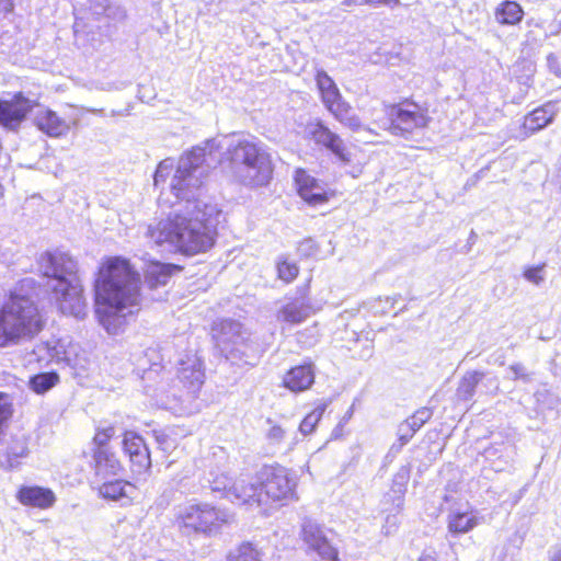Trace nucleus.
Masks as SVG:
<instances>
[{
    "label": "nucleus",
    "instance_id": "obj_1",
    "mask_svg": "<svg viewBox=\"0 0 561 561\" xmlns=\"http://www.w3.org/2000/svg\"><path fill=\"white\" fill-rule=\"evenodd\" d=\"M219 148L218 140L211 138L180 158L170 184L178 198L176 209L167 219L149 226L146 233L154 244H168L186 255L214 247L222 213L217 205L201 199L199 192L209 169L219 161Z\"/></svg>",
    "mask_w": 561,
    "mask_h": 561
},
{
    "label": "nucleus",
    "instance_id": "obj_2",
    "mask_svg": "<svg viewBox=\"0 0 561 561\" xmlns=\"http://www.w3.org/2000/svg\"><path fill=\"white\" fill-rule=\"evenodd\" d=\"M139 274L122 259L108 260L95 280V313L101 325L116 334L134 314L140 299Z\"/></svg>",
    "mask_w": 561,
    "mask_h": 561
},
{
    "label": "nucleus",
    "instance_id": "obj_3",
    "mask_svg": "<svg viewBox=\"0 0 561 561\" xmlns=\"http://www.w3.org/2000/svg\"><path fill=\"white\" fill-rule=\"evenodd\" d=\"M39 271L46 278L44 286L51 293L64 314L83 319L87 302L78 277L77 261L64 251H47L38 260Z\"/></svg>",
    "mask_w": 561,
    "mask_h": 561
},
{
    "label": "nucleus",
    "instance_id": "obj_4",
    "mask_svg": "<svg viewBox=\"0 0 561 561\" xmlns=\"http://www.w3.org/2000/svg\"><path fill=\"white\" fill-rule=\"evenodd\" d=\"M32 279H23L20 288L10 293L0 308V347H9L31 340L43 329V320L35 302L22 290Z\"/></svg>",
    "mask_w": 561,
    "mask_h": 561
},
{
    "label": "nucleus",
    "instance_id": "obj_5",
    "mask_svg": "<svg viewBox=\"0 0 561 561\" xmlns=\"http://www.w3.org/2000/svg\"><path fill=\"white\" fill-rule=\"evenodd\" d=\"M205 374L201 358L193 353L183 355L178 363L176 385L160 383L152 397L158 407L178 415L192 414L198 410L197 394L204 383Z\"/></svg>",
    "mask_w": 561,
    "mask_h": 561
},
{
    "label": "nucleus",
    "instance_id": "obj_6",
    "mask_svg": "<svg viewBox=\"0 0 561 561\" xmlns=\"http://www.w3.org/2000/svg\"><path fill=\"white\" fill-rule=\"evenodd\" d=\"M226 157L231 176L250 186H266L273 176L270 152L254 138L232 139L227 146Z\"/></svg>",
    "mask_w": 561,
    "mask_h": 561
},
{
    "label": "nucleus",
    "instance_id": "obj_7",
    "mask_svg": "<svg viewBox=\"0 0 561 561\" xmlns=\"http://www.w3.org/2000/svg\"><path fill=\"white\" fill-rule=\"evenodd\" d=\"M221 354L234 365H255L259 346L250 332L232 319H224L213 328Z\"/></svg>",
    "mask_w": 561,
    "mask_h": 561
},
{
    "label": "nucleus",
    "instance_id": "obj_8",
    "mask_svg": "<svg viewBox=\"0 0 561 561\" xmlns=\"http://www.w3.org/2000/svg\"><path fill=\"white\" fill-rule=\"evenodd\" d=\"M180 512L178 519L181 527L208 536L218 534L224 525L233 520V515L228 511L217 508L208 503L192 504Z\"/></svg>",
    "mask_w": 561,
    "mask_h": 561
},
{
    "label": "nucleus",
    "instance_id": "obj_9",
    "mask_svg": "<svg viewBox=\"0 0 561 561\" xmlns=\"http://www.w3.org/2000/svg\"><path fill=\"white\" fill-rule=\"evenodd\" d=\"M253 483L257 486L260 501L251 500L250 503L262 504L267 500L280 502L295 497L296 480L284 467H263Z\"/></svg>",
    "mask_w": 561,
    "mask_h": 561
},
{
    "label": "nucleus",
    "instance_id": "obj_10",
    "mask_svg": "<svg viewBox=\"0 0 561 561\" xmlns=\"http://www.w3.org/2000/svg\"><path fill=\"white\" fill-rule=\"evenodd\" d=\"M204 488L220 499H227L231 502L238 501L242 504L250 503L251 500L260 501L257 497V486L254 483H248L244 479H232L222 470H210L205 477Z\"/></svg>",
    "mask_w": 561,
    "mask_h": 561
},
{
    "label": "nucleus",
    "instance_id": "obj_11",
    "mask_svg": "<svg viewBox=\"0 0 561 561\" xmlns=\"http://www.w3.org/2000/svg\"><path fill=\"white\" fill-rule=\"evenodd\" d=\"M387 115L391 134L404 138H408L413 130L426 127L428 123V117L415 103L391 105Z\"/></svg>",
    "mask_w": 561,
    "mask_h": 561
},
{
    "label": "nucleus",
    "instance_id": "obj_12",
    "mask_svg": "<svg viewBox=\"0 0 561 561\" xmlns=\"http://www.w3.org/2000/svg\"><path fill=\"white\" fill-rule=\"evenodd\" d=\"M35 105L36 102L24 96L22 92L14 93L9 99L0 98V125L16 131Z\"/></svg>",
    "mask_w": 561,
    "mask_h": 561
},
{
    "label": "nucleus",
    "instance_id": "obj_13",
    "mask_svg": "<svg viewBox=\"0 0 561 561\" xmlns=\"http://www.w3.org/2000/svg\"><path fill=\"white\" fill-rule=\"evenodd\" d=\"M302 538L306 545L316 551L322 559L337 561L339 552L327 538L322 527L311 519L302 523Z\"/></svg>",
    "mask_w": 561,
    "mask_h": 561
},
{
    "label": "nucleus",
    "instance_id": "obj_14",
    "mask_svg": "<svg viewBox=\"0 0 561 561\" xmlns=\"http://www.w3.org/2000/svg\"><path fill=\"white\" fill-rule=\"evenodd\" d=\"M309 134L316 144L328 148L340 161L344 163L351 162V153L346 149L342 138L337 134L331 131L322 123L319 122L310 126Z\"/></svg>",
    "mask_w": 561,
    "mask_h": 561
},
{
    "label": "nucleus",
    "instance_id": "obj_15",
    "mask_svg": "<svg viewBox=\"0 0 561 561\" xmlns=\"http://www.w3.org/2000/svg\"><path fill=\"white\" fill-rule=\"evenodd\" d=\"M295 181L300 197L308 204L319 205L328 201V196L323 187L306 171L297 170Z\"/></svg>",
    "mask_w": 561,
    "mask_h": 561
},
{
    "label": "nucleus",
    "instance_id": "obj_16",
    "mask_svg": "<svg viewBox=\"0 0 561 561\" xmlns=\"http://www.w3.org/2000/svg\"><path fill=\"white\" fill-rule=\"evenodd\" d=\"M314 382V367L312 363L293 367L286 373L283 383L293 392L309 389Z\"/></svg>",
    "mask_w": 561,
    "mask_h": 561
},
{
    "label": "nucleus",
    "instance_id": "obj_17",
    "mask_svg": "<svg viewBox=\"0 0 561 561\" xmlns=\"http://www.w3.org/2000/svg\"><path fill=\"white\" fill-rule=\"evenodd\" d=\"M99 494L103 499L127 504L135 497L136 486L124 480H113L100 485Z\"/></svg>",
    "mask_w": 561,
    "mask_h": 561
},
{
    "label": "nucleus",
    "instance_id": "obj_18",
    "mask_svg": "<svg viewBox=\"0 0 561 561\" xmlns=\"http://www.w3.org/2000/svg\"><path fill=\"white\" fill-rule=\"evenodd\" d=\"M18 499L23 505L38 508H48L56 501L51 490L41 486H23L18 493Z\"/></svg>",
    "mask_w": 561,
    "mask_h": 561
},
{
    "label": "nucleus",
    "instance_id": "obj_19",
    "mask_svg": "<svg viewBox=\"0 0 561 561\" xmlns=\"http://www.w3.org/2000/svg\"><path fill=\"white\" fill-rule=\"evenodd\" d=\"M34 122L39 130L50 137L66 135L69 130V125L51 110L38 111L35 115Z\"/></svg>",
    "mask_w": 561,
    "mask_h": 561
},
{
    "label": "nucleus",
    "instance_id": "obj_20",
    "mask_svg": "<svg viewBox=\"0 0 561 561\" xmlns=\"http://www.w3.org/2000/svg\"><path fill=\"white\" fill-rule=\"evenodd\" d=\"M93 462L95 474L102 479L117 476L123 469L116 455L111 449H94Z\"/></svg>",
    "mask_w": 561,
    "mask_h": 561
},
{
    "label": "nucleus",
    "instance_id": "obj_21",
    "mask_svg": "<svg viewBox=\"0 0 561 561\" xmlns=\"http://www.w3.org/2000/svg\"><path fill=\"white\" fill-rule=\"evenodd\" d=\"M479 524V518L473 512H449L447 517L448 531L453 535L467 534Z\"/></svg>",
    "mask_w": 561,
    "mask_h": 561
},
{
    "label": "nucleus",
    "instance_id": "obj_22",
    "mask_svg": "<svg viewBox=\"0 0 561 561\" xmlns=\"http://www.w3.org/2000/svg\"><path fill=\"white\" fill-rule=\"evenodd\" d=\"M175 270H179L175 265L153 262L145 272V282L151 289L164 286L168 284L172 272Z\"/></svg>",
    "mask_w": 561,
    "mask_h": 561
},
{
    "label": "nucleus",
    "instance_id": "obj_23",
    "mask_svg": "<svg viewBox=\"0 0 561 561\" xmlns=\"http://www.w3.org/2000/svg\"><path fill=\"white\" fill-rule=\"evenodd\" d=\"M556 115L554 105L548 103L542 107L534 110L525 117L524 126L535 133L550 124Z\"/></svg>",
    "mask_w": 561,
    "mask_h": 561
},
{
    "label": "nucleus",
    "instance_id": "obj_24",
    "mask_svg": "<svg viewBox=\"0 0 561 561\" xmlns=\"http://www.w3.org/2000/svg\"><path fill=\"white\" fill-rule=\"evenodd\" d=\"M309 307L300 300L284 305L277 312V319L291 324L305 321L309 317Z\"/></svg>",
    "mask_w": 561,
    "mask_h": 561
},
{
    "label": "nucleus",
    "instance_id": "obj_25",
    "mask_svg": "<svg viewBox=\"0 0 561 561\" xmlns=\"http://www.w3.org/2000/svg\"><path fill=\"white\" fill-rule=\"evenodd\" d=\"M524 11L512 0H505L495 10V20L503 25H515L522 21Z\"/></svg>",
    "mask_w": 561,
    "mask_h": 561
},
{
    "label": "nucleus",
    "instance_id": "obj_26",
    "mask_svg": "<svg viewBox=\"0 0 561 561\" xmlns=\"http://www.w3.org/2000/svg\"><path fill=\"white\" fill-rule=\"evenodd\" d=\"M484 377L485 374L483 371L473 370L466 373L459 381L458 388L456 390V397L458 400H471L476 393L477 386L482 381Z\"/></svg>",
    "mask_w": 561,
    "mask_h": 561
},
{
    "label": "nucleus",
    "instance_id": "obj_27",
    "mask_svg": "<svg viewBox=\"0 0 561 561\" xmlns=\"http://www.w3.org/2000/svg\"><path fill=\"white\" fill-rule=\"evenodd\" d=\"M226 561H261V553L253 543L242 542L228 551Z\"/></svg>",
    "mask_w": 561,
    "mask_h": 561
},
{
    "label": "nucleus",
    "instance_id": "obj_28",
    "mask_svg": "<svg viewBox=\"0 0 561 561\" xmlns=\"http://www.w3.org/2000/svg\"><path fill=\"white\" fill-rule=\"evenodd\" d=\"M94 13L104 14L111 21L122 22L126 19V10L119 5L110 3L107 0H94Z\"/></svg>",
    "mask_w": 561,
    "mask_h": 561
},
{
    "label": "nucleus",
    "instance_id": "obj_29",
    "mask_svg": "<svg viewBox=\"0 0 561 561\" xmlns=\"http://www.w3.org/2000/svg\"><path fill=\"white\" fill-rule=\"evenodd\" d=\"M59 381V376L54 371L41 373L30 379L31 389L38 393H45Z\"/></svg>",
    "mask_w": 561,
    "mask_h": 561
},
{
    "label": "nucleus",
    "instance_id": "obj_30",
    "mask_svg": "<svg viewBox=\"0 0 561 561\" xmlns=\"http://www.w3.org/2000/svg\"><path fill=\"white\" fill-rule=\"evenodd\" d=\"M332 114L340 123L353 131H357L362 128L359 117L353 113L352 107L347 103L337 107Z\"/></svg>",
    "mask_w": 561,
    "mask_h": 561
},
{
    "label": "nucleus",
    "instance_id": "obj_31",
    "mask_svg": "<svg viewBox=\"0 0 561 561\" xmlns=\"http://www.w3.org/2000/svg\"><path fill=\"white\" fill-rule=\"evenodd\" d=\"M325 409L327 403H319L309 414L305 416L299 425V431L301 434L309 435L314 431L317 424L325 412Z\"/></svg>",
    "mask_w": 561,
    "mask_h": 561
},
{
    "label": "nucleus",
    "instance_id": "obj_32",
    "mask_svg": "<svg viewBox=\"0 0 561 561\" xmlns=\"http://www.w3.org/2000/svg\"><path fill=\"white\" fill-rule=\"evenodd\" d=\"M122 444L125 454H127L129 458L136 453L147 447V445L144 442V438L133 432L125 433Z\"/></svg>",
    "mask_w": 561,
    "mask_h": 561
},
{
    "label": "nucleus",
    "instance_id": "obj_33",
    "mask_svg": "<svg viewBox=\"0 0 561 561\" xmlns=\"http://www.w3.org/2000/svg\"><path fill=\"white\" fill-rule=\"evenodd\" d=\"M133 471L141 474L146 472L151 467V459L148 447H145L142 450L136 453L130 458Z\"/></svg>",
    "mask_w": 561,
    "mask_h": 561
},
{
    "label": "nucleus",
    "instance_id": "obj_34",
    "mask_svg": "<svg viewBox=\"0 0 561 561\" xmlns=\"http://www.w3.org/2000/svg\"><path fill=\"white\" fill-rule=\"evenodd\" d=\"M394 501H396L397 512L389 513L386 516L385 524L382 526V533L387 536L393 534L397 530L399 522H400L398 514H399V511L402 508L403 497L401 495H397Z\"/></svg>",
    "mask_w": 561,
    "mask_h": 561
},
{
    "label": "nucleus",
    "instance_id": "obj_35",
    "mask_svg": "<svg viewBox=\"0 0 561 561\" xmlns=\"http://www.w3.org/2000/svg\"><path fill=\"white\" fill-rule=\"evenodd\" d=\"M321 98L323 104L331 113L335 112L337 107L346 103L343 101L337 87H334L330 90L322 92Z\"/></svg>",
    "mask_w": 561,
    "mask_h": 561
},
{
    "label": "nucleus",
    "instance_id": "obj_36",
    "mask_svg": "<svg viewBox=\"0 0 561 561\" xmlns=\"http://www.w3.org/2000/svg\"><path fill=\"white\" fill-rule=\"evenodd\" d=\"M299 268L295 263L288 262L286 259H280L277 262L278 277L286 283L293 282L298 275Z\"/></svg>",
    "mask_w": 561,
    "mask_h": 561
},
{
    "label": "nucleus",
    "instance_id": "obj_37",
    "mask_svg": "<svg viewBox=\"0 0 561 561\" xmlns=\"http://www.w3.org/2000/svg\"><path fill=\"white\" fill-rule=\"evenodd\" d=\"M115 430L113 426L99 430L93 437L94 449H110L108 442L114 436Z\"/></svg>",
    "mask_w": 561,
    "mask_h": 561
},
{
    "label": "nucleus",
    "instance_id": "obj_38",
    "mask_svg": "<svg viewBox=\"0 0 561 561\" xmlns=\"http://www.w3.org/2000/svg\"><path fill=\"white\" fill-rule=\"evenodd\" d=\"M433 415L430 408L419 409L407 422L417 432Z\"/></svg>",
    "mask_w": 561,
    "mask_h": 561
},
{
    "label": "nucleus",
    "instance_id": "obj_39",
    "mask_svg": "<svg viewBox=\"0 0 561 561\" xmlns=\"http://www.w3.org/2000/svg\"><path fill=\"white\" fill-rule=\"evenodd\" d=\"M545 263L526 267L523 275L526 280L538 286L545 280Z\"/></svg>",
    "mask_w": 561,
    "mask_h": 561
},
{
    "label": "nucleus",
    "instance_id": "obj_40",
    "mask_svg": "<svg viewBox=\"0 0 561 561\" xmlns=\"http://www.w3.org/2000/svg\"><path fill=\"white\" fill-rule=\"evenodd\" d=\"M316 83L320 93L336 87L333 79L323 70L318 69L316 72Z\"/></svg>",
    "mask_w": 561,
    "mask_h": 561
},
{
    "label": "nucleus",
    "instance_id": "obj_41",
    "mask_svg": "<svg viewBox=\"0 0 561 561\" xmlns=\"http://www.w3.org/2000/svg\"><path fill=\"white\" fill-rule=\"evenodd\" d=\"M510 370L512 371V377H510L513 380H523L524 382L531 381V373H528L526 367L520 363H515L510 366Z\"/></svg>",
    "mask_w": 561,
    "mask_h": 561
},
{
    "label": "nucleus",
    "instance_id": "obj_42",
    "mask_svg": "<svg viewBox=\"0 0 561 561\" xmlns=\"http://www.w3.org/2000/svg\"><path fill=\"white\" fill-rule=\"evenodd\" d=\"M415 433L416 431L410 425V423H408L407 420L403 421L398 426V436L400 445L403 446L408 444Z\"/></svg>",
    "mask_w": 561,
    "mask_h": 561
},
{
    "label": "nucleus",
    "instance_id": "obj_43",
    "mask_svg": "<svg viewBox=\"0 0 561 561\" xmlns=\"http://www.w3.org/2000/svg\"><path fill=\"white\" fill-rule=\"evenodd\" d=\"M171 163H169L167 160L159 163L153 176L156 186L159 185V183L165 181L167 176L171 172Z\"/></svg>",
    "mask_w": 561,
    "mask_h": 561
},
{
    "label": "nucleus",
    "instance_id": "obj_44",
    "mask_svg": "<svg viewBox=\"0 0 561 561\" xmlns=\"http://www.w3.org/2000/svg\"><path fill=\"white\" fill-rule=\"evenodd\" d=\"M409 479V473L405 469L400 470L393 479L394 486H398L397 490H394L396 493H399L398 495L402 496V493L404 492L405 484Z\"/></svg>",
    "mask_w": 561,
    "mask_h": 561
},
{
    "label": "nucleus",
    "instance_id": "obj_45",
    "mask_svg": "<svg viewBox=\"0 0 561 561\" xmlns=\"http://www.w3.org/2000/svg\"><path fill=\"white\" fill-rule=\"evenodd\" d=\"M298 252L304 256H311L317 252L316 242L312 239H305L299 243Z\"/></svg>",
    "mask_w": 561,
    "mask_h": 561
},
{
    "label": "nucleus",
    "instance_id": "obj_46",
    "mask_svg": "<svg viewBox=\"0 0 561 561\" xmlns=\"http://www.w3.org/2000/svg\"><path fill=\"white\" fill-rule=\"evenodd\" d=\"M547 64L551 72H553L558 77L561 76V69L558 64V58L553 54L548 55Z\"/></svg>",
    "mask_w": 561,
    "mask_h": 561
},
{
    "label": "nucleus",
    "instance_id": "obj_47",
    "mask_svg": "<svg viewBox=\"0 0 561 561\" xmlns=\"http://www.w3.org/2000/svg\"><path fill=\"white\" fill-rule=\"evenodd\" d=\"M284 436H285V431L278 425L272 426L268 432V438L273 439L275 442H280L284 438Z\"/></svg>",
    "mask_w": 561,
    "mask_h": 561
},
{
    "label": "nucleus",
    "instance_id": "obj_48",
    "mask_svg": "<svg viewBox=\"0 0 561 561\" xmlns=\"http://www.w3.org/2000/svg\"><path fill=\"white\" fill-rule=\"evenodd\" d=\"M362 5H373V7H379V5H388L392 2L398 3L399 0H360Z\"/></svg>",
    "mask_w": 561,
    "mask_h": 561
},
{
    "label": "nucleus",
    "instance_id": "obj_49",
    "mask_svg": "<svg viewBox=\"0 0 561 561\" xmlns=\"http://www.w3.org/2000/svg\"><path fill=\"white\" fill-rule=\"evenodd\" d=\"M549 561H561V545L554 546L549 550Z\"/></svg>",
    "mask_w": 561,
    "mask_h": 561
},
{
    "label": "nucleus",
    "instance_id": "obj_50",
    "mask_svg": "<svg viewBox=\"0 0 561 561\" xmlns=\"http://www.w3.org/2000/svg\"><path fill=\"white\" fill-rule=\"evenodd\" d=\"M26 453H27V450H26V448H24V447H23L21 450H18V453H15V451H10V453H9V462H10V465H9V466H10L11 468L13 467V463L11 462L12 457H13L14 459H18V458H20V457H24V456H26Z\"/></svg>",
    "mask_w": 561,
    "mask_h": 561
},
{
    "label": "nucleus",
    "instance_id": "obj_51",
    "mask_svg": "<svg viewBox=\"0 0 561 561\" xmlns=\"http://www.w3.org/2000/svg\"><path fill=\"white\" fill-rule=\"evenodd\" d=\"M477 238V233L473 230H471L468 238V244L466 245V250L463 251L465 253H468L471 250V247L476 243Z\"/></svg>",
    "mask_w": 561,
    "mask_h": 561
},
{
    "label": "nucleus",
    "instance_id": "obj_52",
    "mask_svg": "<svg viewBox=\"0 0 561 561\" xmlns=\"http://www.w3.org/2000/svg\"><path fill=\"white\" fill-rule=\"evenodd\" d=\"M496 451H497V449L494 447L485 448L484 456H485V458H491L492 456H495Z\"/></svg>",
    "mask_w": 561,
    "mask_h": 561
},
{
    "label": "nucleus",
    "instance_id": "obj_53",
    "mask_svg": "<svg viewBox=\"0 0 561 561\" xmlns=\"http://www.w3.org/2000/svg\"><path fill=\"white\" fill-rule=\"evenodd\" d=\"M342 4L345 5V7L362 5V2H360V0H344L342 2Z\"/></svg>",
    "mask_w": 561,
    "mask_h": 561
},
{
    "label": "nucleus",
    "instance_id": "obj_54",
    "mask_svg": "<svg viewBox=\"0 0 561 561\" xmlns=\"http://www.w3.org/2000/svg\"><path fill=\"white\" fill-rule=\"evenodd\" d=\"M419 561H435L434 557L428 553H423Z\"/></svg>",
    "mask_w": 561,
    "mask_h": 561
},
{
    "label": "nucleus",
    "instance_id": "obj_55",
    "mask_svg": "<svg viewBox=\"0 0 561 561\" xmlns=\"http://www.w3.org/2000/svg\"><path fill=\"white\" fill-rule=\"evenodd\" d=\"M488 382H489L491 386H493L495 390H497V389H499V381H497V379H496V378H491V379H489V380H488Z\"/></svg>",
    "mask_w": 561,
    "mask_h": 561
},
{
    "label": "nucleus",
    "instance_id": "obj_56",
    "mask_svg": "<svg viewBox=\"0 0 561 561\" xmlns=\"http://www.w3.org/2000/svg\"><path fill=\"white\" fill-rule=\"evenodd\" d=\"M4 8H5V9H8V8H10V9H11V8H12V3H11V2H5Z\"/></svg>",
    "mask_w": 561,
    "mask_h": 561
}]
</instances>
